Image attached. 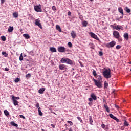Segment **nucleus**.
<instances>
[{
  "mask_svg": "<svg viewBox=\"0 0 131 131\" xmlns=\"http://www.w3.org/2000/svg\"><path fill=\"white\" fill-rule=\"evenodd\" d=\"M103 75L105 78H111V70L110 69H105L103 72Z\"/></svg>",
  "mask_w": 131,
  "mask_h": 131,
  "instance_id": "obj_1",
  "label": "nucleus"
},
{
  "mask_svg": "<svg viewBox=\"0 0 131 131\" xmlns=\"http://www.w3.org/2000/svg\"><path fill=\"white\" fill-rule=\"evenodd\" d=\"M60 62L61 63H66L67 64H69V65H73V62H72V60L69 59V58L63 57L62 58Z\"/></svg>",
  "mask_w": 131,
  "mask_h": 131,
  "instance_id": "obj_2",
  "label": "nucleus"
},
{
  "mask_svg": "<svg viewBox=\"0 0 131 131\" xmlns=\"http://www.w3.org/2000/svg\"><path fill=\"white\" fill-rule=\"evenodd\" d=\"M93 81L94 82L96 86H97V88H99V89L103 88V82H100L94 78H93Z\"/></svg>",
  "mask_w": 131,
  "mask_h": 131,
  "instance_id": "obj_3",
  "label": "nucleus"
},
{
  "mask_svg": "<svg viewBox=\"0 0 131 131\" xmlns=\"http://www.w3.org/2000/svg\"><path fill=\"white\" fill-rule=\"evenodd\" d=\"M115 45H116V42L112 41L110 43L105 44V47H106V48H113Z\"/></svg>",
  "mask_w": 131,
  "mask_h": 131,
  "instance_id": "obj_4",
  "label": "nucleus"
},
{
  "mask_svg": "<svg viewBox=\"0 0 131 131\" xmlns=\"http://www.w3.org/2000/svg\"><path fill=\"white\" fill-rule=\"evenodd\" d=\"M113 34V36L115 37V38H118L119 37H120L119 32L117 31H114Z\"/></svg>",
  "mask_w": 131,
  "mask_h": 131,
  "instance_id": "obj_5",
  "label": "nucleus"
},
{
  "mask_svg": "<svg viewBox=\"0 0 131 131\" xmlns=\"http://www.w3.org/2000/svg\"><path fill=\"white\" fill-rule=\"evenodd\" d=\"M90 35H91V37H92V38H94L95 39H96V40H99V37H98V36H97V35H96V34L93 33V32H91L90 33Z\"/></svg>",
  "mask_w": 131,
  "mask_h": 131,
  "instance_id": "obj_6",
  "label": "nucleus"
},
{
  "mask_svg": "<svg viewBox=\"0 0 131 131\" xmlns=\"http://www.w3.org/2000/svg\"><path fill=\"white\" fill-rule=\"evenodd\" d=\"M40 20L36 19L35 20V25H37V26H38V27H39V28H40L41 29H42V26H41V24H40Z\"/></svg>",
  "mask_w": 131,
  "mask_h": 131,
  "instance_id": "obj_7",
  "label": "nucleus"
},
{
  "mask_svg": "<svg viewBox=\"0 0 131 131\" xmlns=\"http://www.w3.org/2000/svg\"><path fill=\"white\" fill-rule=\"evenodd\" d=\"M11 98H12V100L13 101V104L14 105V106H17L18 101H17V100L15 99V96L12 95V96H11Z\"/></svg>",
  "mask_w": 131,
  "mask_h": 131,
  "instance_id": "obj_8",
  "label": "nucleus"
},
{
  "mask_svg": "<svg viewBox=\"0 0 131 131\" xmlns=\"http://www.w3.org/2000/svg\"><path fill=\"white\" fill-rule=\"evenodd\" d=\"M58 51L59 53H64L65 52V47H59L58 48Z\"/></svg>",
  "mask_w": 131,
  "mask_h": 131,
  "instance_id": "obj_9",
  "label": "nucleus"
},
{
  "mask_svg": "<svg viewBox=\"0 0 131 131\" xmlns=\"http://www.w3.org/2000/svg\"><path fill=\"white\" fill-rule=\"evenodd\" d=\"M34 10L36 12H42L41 8L38 6H36L34 7Z\"/></svg>",
  "mask_w": 131,
  "mask_h": 131,
  "instance_id": "obj_10",
  "label": "nucleus"
},
{
  "mask_svg": "<svg viewBox=\"0 0 131 131\" xmlns=\"http://www.w3.org/2000/svg\"><path fill=\"white\" fill-rule=\"evenodd\" d=\"M118 10L119 13H120V14H121L122 16L124 15V13H123V9H122V7H119Z\"/></svg>",
  "mask_w": 131,
  "mask_h": 131,
  "instance_id": "obj_11",
  "label": "nucleus"
},
{
  "mask_svg": "<svg viewBox=\"0 0 131 131\" xmlns=\"http://www.w3.org/2000/svg\"><path fill=\"white\" fill-rule=\"evenodd\" d=\"M71 35L72 38H75L76 37V33L74 31H72L71 32Z\"/></svg>",
  "mask_w": 131,
  "mask_h": 131,
  "instance_id": "obj_12",
  "label": "nucleus"
},
{
  "mask_svg": "<svg viewBox=\"0 0 131 131\" xmlns=\"http://www.w3.org/2000/svg\"><path fill=\"white\" fill-rule=\"evenodd\" d=\"M45 91H46V88H40L38 90V93L39 94H43V93L45 92Z\"/></svg>",
  "mask_w": 131,
  "mask_h": 131,
  "instance_id": "obj_13",
  "label": "nucleus"
},
{
  "mask_svg": "<svg viewBox=\"0 0 131 131\" xmlns=\"http://www.w3.org/2000/svg\"><path fill=\"white\" fill-rule=\"evenodd\" d=\"M121 29V30H123L124 28L122 26H119L117 25L116 26V30H120Z\"/></svg>",
  "mask_w": 131,
  "mask_h": 131,
  "instance_id": "obj_14",
  "label": "nucleus"
},
{
  "mask_svg": "<svg viewBox=\"0 0 131 131\" xmlns=\"http://www.w3.org/2000/svg\"><path fill=\"white\" fill-rule=\"evenodd\" d=\"M66 67V66H65L64 64H61L59 66V68L60 70H64Z\"/></svg>",
  "mask_w": 131,
  "mask_h": 131,
  "instance_id": "obj_15",
  "label": "nucleus"
},
{
  "mask_svg": "<svg viewBox=\"0 0 131 131\" xmlns=\"http://www.w3.org/2000/svg\"><path fill=\"white\" fill-rule=\"evenodd\" d=\"M50 50L51 52H52V53H57V50L54 47H51Z\"/></svg>",
  "mask_w": 131,
  "mask_h": 131,
  "instance_id": "obj_16",
  "label": "nucleus"
},
{
  "mask_svg": "<svg viewBox=\"0 0 131 131\" xmlns=\"http://www.w3.org/2000/svg\"><path fill=\"white\" fill-rule=\"evenodd\" d=\"M13 30H14V27L9 26L8 29V32H13Z\"/></svg>",
  "mask_w": 131,
  "mask_h": 131,
  "instance_id": "obj_17",
  "label": "nucleus"
},
{
  "mask_svg": "<svg viewBox=\"0 0 131 131\" xmlns=\"http://www.w3.org/2000/svg\"><path fill=\"white\" fill-rule=\"evenodd\" d=\"M23 35L24 37H25L26 39H29L30 38V36L28 34H24Z\"/></svg>",
  "mask_w": 131,
  "mask_h": 131,
  "instance_id": "obj_18",
  "label": "nucleus"
},
{
  "mask_svg": "<svg viewBox=\"0 0 131 131\" xmlns=\"http://www.w3.org/2000/svg\"><path fill=\"white\" fill-rule=\"evenodd\" d=\"M91 98H92L93 100H97V96H96V95H95V94H94V93L91 94Z\"/></svg>",
  "mask_w": 131,
  "mask_h": 131,
  "instance_id": "obj_19",
  "label": "nucleus"
},
{
  "mask_svg": "<svg viewBox=\"0 0 131 131\" xmlns=\"http://www.w3.org/2000/svg\"><path fill=\"white\" fill-rule=\"evenodd\" d=\"M56 29L59 32H62V29H61V27L58 25H56Z\"/></svg>",
  "mask_w": 131,
  "mask_h": 131,
  "instance_id": "obj_20",
  "label": "nucleus"
},
{
  "mask_svg": "<svg viewBox=\"0 0 131 131\" xmlns=\"http://www.w3.org/2000/svg\"><path fill=\"white\" fill-rule=\"evenodd\" d=\"M4 114L5 115H6V116H9V115H10V113H9V111H8V110H5L4 111Z\"/></svg>",
  "mask_w": 131,
  "mask_h": 131,
  "instance_id": "obj_21",
  "label": "nucleus"
},
{
  "mask_svg": "<svg viewBox=\"0 0 131 131\" xmlns=\"http://www.w3.org/2000/svg\"><path fill=\"white\" fill-rule=\"evenodd\" d=\"M124 37L125 39H126V40H128V33H126L124 34Z\"/></svg>",
  "mask_w": 131,
  "mask_h": 131,
  "instance_id": "obj_22",
  "label": "nucleus"
},
{
  "mask_svg": "<svg viewBox=\"0 0 131 131\" xmlns=\"http://www.w3.org/2000/svg\"><path fill=\"white\" fill-rule=\"evenodd\" d=\"M38 113H39V115H40V116H42V112H41V108L40 107H39L38 108Z\"/></svg>",
  "mask_w": 131,
  "mask_h": 131,
  "instance_id": "obj_23",
  "label": "nucleus"
},
{
  "mask_svg": "<svg viewBox=\"0 0 131 131\" xmlns=\"http://www.w3.org/2000/svg\"><path fill=\"white\" fill-rule=\"evenodd\" d=\"M13 16L14 17V18H18V12H16L13 13Z\"/></svg>",
  "mask_w": 131,
  "mask_h": 131,
  "instance_id": "obj_24",
  "label": "nucleus"
},
{
  "mask_svg": "<svg viewBox=\"0 0 131 131\" xmlns=\"http://www.w3.org/2000/svg\"><path fill=\"white\" fill-rule=\"evenodd\" d=\"M89 121L90 122V124L93 125V118H92L91 116H89Z\"/></svg>",
  "mask_w": 131,
  "mask_h": 131,
  "instance_id": "obj_25",
  "label": "nucleus"
},
{
  "mask_svg": "<svg viewBox=\"0 0 131 131\" xmlns=\"http://www.w3.org/2000/svg\"><path fill=\"white\" fill-rule=\"evenodd\" d=\"M82 25L84 27H86V26H88V21H83Z\"/></svg>",
  "mask_w": 131,
  "mask_h": 131,
  "instance_id": "obj_26",
  "label": "nucleus"
},
{
  "mask_svg": "<svg viewBox=\"0 0 131 131\" xmlns=\"http://www.w3.org/2000/svg\"><path fill=\"white\" fill-rule=\"evenodd\" d=\"M104 108H105V109H106L107 112H110V110H109V107H108V105L104 104Z\"/></svg>",
  "mask_w": 131,
  "mask_h": 131,
  "instance_id": "obj_27",
  "label": "nucleus"
},
{
  "mask_svg": "<svg viewBox=\"0 0 131 131\" xmlns=\"http://www.w3.org/2000/svg\"><path fill=\"white\" fill-rule=\"evenodd\" d=\"M129 125V124H128V122H127V121H126V120H124V126H128Z\"/></svg>",
  "mask_w": 131,
  "mask_h": 131,
  "instance_id": "obj_28",
  "label": "nucleus"
},
{
  "mask_svg": "<svg viewBox=\"0 0 131 131\" xmlns=\"http://www.w3.org/2000/svg\"><path fill=\"white\" fill-rule=\"evenodd\" d=\"M11 125H13V126H15V127H18V125L15 123V122L13 121L11 122Z\"/></svg>",
  "mask_w": 131,
  "mask_h": 131,
  "instance_id": "obj_29",
  "label": "nucleus"
},
{
  "mask_svg": "<svg viewBox=\"0 0 131 131\" xmlns=\"http://www.w3.org/2000/svg\"><path fill=\"white\" fill-rule=\"evenodd\" d=\"M125 11L126 12V13H130L131 10L129 8H128V7H125Z\"/></svg>",
  "mask_w": 131,
  "mask_h": 131,
  "instance_id": "obj_30",
  "label": "nucleus"
},
{
  "mask_svg": "<svg viewBox=\"0 0 131 131\" xmlns=\"http://www.w3.org/2000/svg\"><path fill=\"white\" fill-rule=\"evenodd\" d=\"M104 89H107L108 88V83L106 81L104 82Z\"/></svg>",
  "mask_w": 131,
  "mask_h": 131,
  "instance_id": "obj_31",
  "label": "nucleus"
},
{
  "mask_svg": "<svg viewBox=\"0 0 131 131\" xmlns=\"http://www.w3.org/2000/svg\"><path fill=\"white\" fill-rule=\"evenodd\" d=\"M97 77H98L97 81H100V82H103V81L102 80V77H101L100 76H98Z\"/></svg>",
  "mask_w": 131,
  "mask_h": 131,
  "instance_id": "obj_32",
  "label": "nucleus"
},
{
  "mask_svg": "<svg viewBox=\"0 0 131 131\" xmlns=\"http://www.w3.org/2000/svg\"><path fill=\"white\" fill-rule=\"evenodd\" d=\"M2 55H3L5 57L7 58L8 57V54L6 52H2Z\"/></svg>",
  "mask_w": 131,
  "mask_h": 131,
  "instance_id": "obj_33",
  "label": "nucleus"
},
{
  "mask_svg": "<svg viewBox=\"0 0 131 131\" xmlns=\"http://www.w3.org/2000/svg\"><path fill=\"white\" fill-rule=\"evenodd\" d=\"M1 39H2V40H3V41H6V36H1Z\"/></svg>",
  "mask_w": 131,
  "mask_h": 131,
  "instance_id": "obj_34",
  "label": "nucleus"
},
{
  "mask_svg": "<svg viewBox=\"0 0 131 131\" xmlns=\"http://www.w3.org/2000/svg\"><path fill=\"white\" fill-rule=\"evenodd\" d=\"M113 119H114V120H116V121H117V122H119V119H118L116 117H114Z\"/></svg>",
  "mask_w": 131,
  "mask_h": 131,
  "instance_id": "obj_35",
  "label": "nucleus"
},
{
  "mask_svg": "<svg viewBox=\"0 0 131 131\" xmlns=\"http://www.w3.org/2000/svg\"><path fill=\"white\" fill-rule=\"evenodd\" d=\"M26 78H30V77H31V74H30V73L27 74L26 75Z\"/></svg>",
  "mask_w": 131,
  "mask_h": 131,
  "instance_id": "obj_36",
  "label": "nucleus"
},
{
  "mask_svg": "<svg viewBox=\"0 0 131 131\" xmlns=\"http://www.w3.org/2000/svg\"><path fill=\"white\" fill-rule=\"evenodd\" d=\"M15 82H19V81H20V78H16L15 80H14Z\"/></svg>",
  "mask_w": 131,
  "mask_h": 131,
  "instance_id": "obj_37",
  "label": "nucleus"
},
{
  "mask_svg": "<svg viewBox=\"0 0 131 131\" xmlns=\"http://www.w3.org/2000/svg\"><path fill=\"white\" fill-rule=\"evenodd\" d=\"M68 47H69V48H72V43H71V42H69L68 43Z\"/></svg>",
  "mask_w": 131,
  "mask_h": 131,
  "instance_id": "obj_38",
  "label": "nucleus"
},
{
  "mask_svg": "<svg viewBox=\"0 0 131 131\" xmlns=\"http://www.w3.org/2000/svg\"><path fill=\"white\" fill-rule=\"evenodd\" d=\"M67 122H68V123H69V124L71 126L73 125V122H72V121H68Z\"/></svg>",
  "mask_w": 131,
  "mask_h": 131,
  "instance_id": "obj_39",
  "label": "nucleus"
},
{
  "mask_svg": "<svg viewBox=\"0 0 131 131\" xmlns=\"http://www.w3.org/2000/svg\"><path fill=\"white\" fill-rule=\"evenodd\" d=\"M121 46H120V45H117L116 47V50H119V49H121Z\"/></svg>",
  "mask_w": 131,
  "mask_h": 131,
  "instance_id": "obj_40",
  "label": "nucleus"
},
{
  "mask_svg": "<svg viewBox=\"0 0 131 131\" xmlns=\"http://www.w3.org/2000/svg\"><path fill=\"white\" fill-rule=\"evenodd\" d=\"M93 74L94 76H95V77H96L97 75V73L96 72V71L95 70H93Z\"/></svg>",
  "mask_w": 131,
  "mask_h": 131,
  "instance_id": "obj_41",
  "label": "nucleus"
},
{
  "mask_svg": "<svg viewBox=\"0 0 131 131\" xmlns=\"http://www.w3.org/2000/svg\"><path fill=\"white\" fill-rule=\"evenodd\" d=\"M23 60V56L22 55V53L20 54L19 56V60L22 61Z\"/></svg>",
  "mask_w": 131,
  "mask_h": 131,
  "instance_id": "obj_42",
  "label": "nucleus"
},
{
  "mask_svg": "<svg viewBox=\"0 0 131 131\" xmlns=\"http://www.w3.org/2000/svg\"><path fill=\"white\" fill-rule=\"evenodd\" d=\"M111 27H112L113 28V29L116 30V26H114L113 25H111Z\"/></svg>",
  "mask_w": 131,
  "mask_h": 131,
  "instance_id": "obj_43",
  "label": "nucleus"
},
{
  "mask_svg": "<svg viewBox=\"0 0 131 131\" xmlns=\"http://www.w3.org/2000/svg\"><path fill=\"white\" fill-rule=\"evenodd\" d=\"M78 120H79V121H80V122H82V119H81V118L80 117H77Z\"/></svg>",
  "mask_w": 131,
  "mask_h": 131,
  "instance_id": "obj_44",
  "label": "nucleus"
},
{
  "mask_svg": "<svg viewBox=\"0 0 131 131\" xmlns=\"http://www.w3.org/2000/svg\"><path fill=\"white\" fill-rule=\"evenodd\" d=\"M109 116L111 117V118L113 119V118L115 117L114 115H113L112 114H109Z\"/></svg>",
  "mask_w": 131,
  "mask_h": 131,
  "instance_id": "obj_45",
  "label": "nucleus"
},
{
  "mask_svg": "<svg viewBox=\"0 0 131 131\" xmlns=\"http://www.w3.org/2000/svg\"><path fill=\"white\" fill-rule=\"evenodd\" d=\"M52 9L53 11H56L57 10V8H56V6H52Z\"/></svg>",
  "mask_w": 131,
  "mask_h": 131,
  "instance_id": "obj_46",
  "label": "nucleus"
},
{
  "mask_svg": "<svg viewBox=\"0 0 131 131\" xmlns=\"http://www.w3.org/2000/svg\"><path fill=\"white\" fill-rule=\"evenodd\" d=\"M99 56H103V52L99 51Z\"/></svg>",
  "mask_w": 131,
  "mask_h": 131,
  "instance_id": "obj_47",
  "label": "nucleus"
},
{
  "mask_svg": "<svg viewBox=\"0 0 131 131\" xmlns=\"http://www.w3.org/2000/svg\"><path fill=\"white\" fill-rule=\"evenodd\" d=\"M14 100H20L19 97H15L14 96Z\"/></svg>",
  "mask_w": 131,
  "mask_h": 131,
  "instance_id": "obj_48",
  "label": "nucleus"
},
{
  "mask_svg": "<svg viewBox=\"0 0 131 131\" xmlns=\"http://www.w3.org/2000/svg\"><path fill=\"white\" fill-rule=\"evenodd\" d=\"M19 117H20V118H23V119H25V117H24V116H23V115H19Z\"/></svg>",
  "mask_w": 131,
  "mask_h": 131,
  "instance_id": "obj_49",
  "label": "nucleus"
},
{
  "mask_svg": "<svg viewBox=\"0 0 131 131\" xmlns=\"http://www.w3.org/2000/svg\"><path fill=\"white\" fill-rule=\"evenodd\" d=\"M35 107H36V108H40V107H39V103H37V104L35 105Z\"/></svg>",
  "mask_w": 131,
  "mask_h": 131,
  "instance_id": "obj_50",
  "label": "nucleus"
},
{
  "mask_svg": "<svg viewBox=\"0 0 131 131\" xmlns=\"http://www.w3.org/2000/svg\"><path fill=\"white\" fill-rule=\"evenodd\" d=\"M101 127L102 128H103V129H105V124H102L101 125Z\"/></svg>",
  "mask_w": 131,
  "mask_h": 131,
  "instance_id": "obj_51",
  "label": "nucleus"
},
{
  "mask_svg": "<svg viewBox=\"0 0 131 131\" xmlns=\"http://www.w3.org/2000/svg\"><path fill=\"white\" fill-rule=\"evenodd\" d=\"M117 39H118L119 41H122V38H117Z\"/></svg>",
  "mask_w": 131,
  "mask_h": 131,
  "instance_id": "obj_52",
  "label": "nucleus"
},
{
  "mask_svg": "<svg viewBox=\"0 0 131 131\" xmlns=\"http://www.w3.org/2000/svg\"><path fill=\"white\" fill-rule=\"evenodd\" d=\"M68 16H71V12L69 11V12H68Z\"/></svg>",
  "mask_w": 131,
  "mask_h": 131,
  "instance_id": "obj_53",
  "label": "nucleus"
},
{
  "mask_svg": "<svg viewBox=\"0 0 131 131\" xmlns=\"http://www.w3.org/2000/svg\"><path fill=\"white\" fill-rule=\"evenodd\" d=\"M89 101H90V102H93V99H92V98L91 97V98H90L89 99Z\"/></svg>",
  "mask_w": 131,
  "mask_h": 131,
  "instance_id": "obj_54",
  "label": "nucleus"
},
{
  "mask_svg": "<svg viewBox=\"0 0 131 131\" xmlns=\"http://www.w3.org/2000/svg\"><path fill=\"white\" fill-rule=\"evenodd\" d=\"M51 126H52L53 128H55V125H54V124H51Z\"/></svg>",
  "mask_w": 131,
  "mask_h": 131,
  "instance_id": "obj_55",
  "label": "nucleus"
},
{
  "mask_svg": "<svg viewBox=\"0 0 131 131\" xmlns=\"http://www.w3.org/2000/svg\"><path fill=\"white\" fill-rule=\"evenodd\" d=\"M88 104L89 106H93V103L92 102H89Z\"/></svg>",
  "mask_w": 131,
  "mask_h": 131,
  "instance_id": "obj_56",
  "label": "nucleus"
},
{
  "mask_svg": "<svg viewBox=\"0 0 131 131\" xmlns=\"http://www.w3.org/2000/svg\"><path fill=\"white\" fill-rule=\"evenodd\" d=\"M68 130H69V131H73V130L72 128H68Z\"/></svg>",
  "mask_w": 131,
  "mask_h": 131,
  "instance_id": "obj_57",
  "label": "nucleus"
},
{
  "mask_svg": "<svg viewBox=\"0 0 131 131\" xmlns=\"http://www.w3.org/2000/svg\"><path fill=\"white\" fill-rule=\"evenodd\" d=\"M5 70L6 71H9V69L8 68H6L5 69Z\"/></svg>",
  "mask_w": 131,
  "mask_h": 131,
  "instance_id": "obj_58",
  "label": "nucleus"
},
{
  "mask_svg": "<svg viewBox=\"0 0 131 131\" xmlns=\"http://www.w3.org/2000/svg\"><path fill=\"white\" fill-rule=\"evenodd\" d=\"M1 4H4L5 3V0H1Z\"/></svg>",
  "mask_w": 131,
  "mask_h": 131,
  "instance_id": "obj_59",
  "label": "nucleus"
},
{
  "mask_svg": "<svg viewBox=\"0 0 131 131\" xmlns=\"http://www.w3.org/2000/svg\"><path fill=\"white\" fill-rule=\"evenodd\" d=\"M79 18L80 19H81V18H82V15H80L79 17Z\"/></svg>",
  "mask_w": 131,
  "mask_h": 131,
  "instance_id": "obj_60",
  "label": "nucleus"
},
{
  "mask_svg": "<svg viewBox=\"0 0 131 131\" xmlns=\"http://www.w3.org/2000/svg\"><path fill=\"white\" fill-rule=\"evenodd\" d=\"M115 107H116V108H119V107L117 105H115Z\"/></svg>",
  "mask_w": 131,
  "mask_h": 131,
  "instance_id": "obj_61",
  "label": "nucleus"
},
{
  "mask_svg": "<svg viewBox=\"0 0 131 131\" xmlns=\"http://www.w3.org/2000/svg\"><path fill=\"white\" fill-rule=\"evenodd\" d=\"M122 18H123V15H122V16H121V17H120V19H122Z\"/></svg>",
  "mask_w": 131,
  "mask_h": 131,
  "instance_id": "obj_62",
  "label": "nucleus"
},
{
  "mask_svg": "<svg viewBox=\"0 0 131 131\" xmlns=\"http://www.w3.org/2000/svg\"><path fill=\"white\" fill-rule=\"evenodd\" d=\"M116 20L117 21H119V18H117Z\"/></svg>",
  "mask_w": 131,
  "mask_h": 131,
  "instance_id": "obj_63",
  "label": "nucleus"
},
{
  "mask_svg": "<svg viewBox=\"0 0 131 131\" xmlns=\"http://www.w3.org/2000/svg\"><path fill=\"white\" fill-rule=\"evenodd\" d=\"M41 131H45V129H41Z\"/></svg>",
  "mask_w": 131,
  "mask_h": 131,
  "instance_id": "obj_64",
  "label": "nucleus"
}]
</instances>
